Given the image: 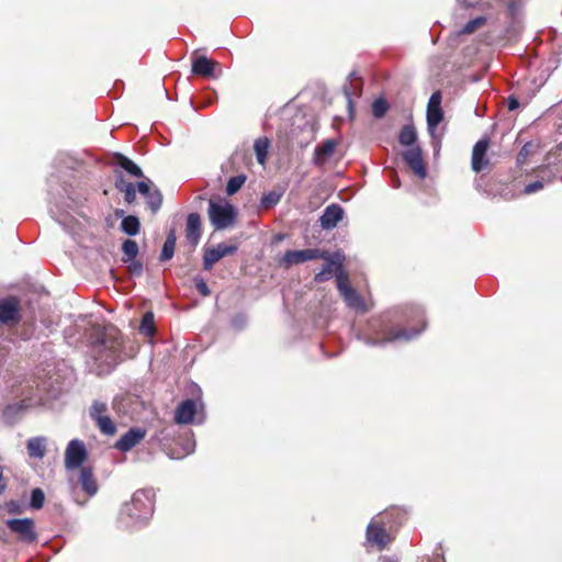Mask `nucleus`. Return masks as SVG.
I'll return each instance as SVG.
<instances>
[{"mask_svg": "<svg viewBox=\"0 0 562 562\" xmlns=\"http://www.w3.org/2000/svg\"><path fill=\"white\" fill-rule=\"evenodd\" d=\"M246 181L245 175H238L229 178L226 184V193L233 195L237 193Z\"/></svg>", "mask_w": 562, "mask_h": 562, "instance_id": "obj_36", "label": "nucleus"}, {"mask_svg": "<svg viewBox=\"0 0 562 562\" xmlns=\"http://www.w3.org/2000/svg\"><path fill=\"white\" fill-rule=\"evenodd\" d=\"M4 467L0 464V495L3 494V492L7 488V480L3 476Z\"/></svg>", "mask_w": 562, "mask_h": 562, "instance_id": "obj_48", "label": "nucleus"}, {"mask_svg": "<svg viewBox=\"0 0 562 562\" xmlns=\"http://www.w3.org/2000/svg\"><path fill=\"white\" fill-rule=\"evenodd\" d=\"M8 528L14 532L19 540L25 543L36 541L37 535L34 528V520L31 518H13L7 520Z\"/></svg>", "mask_w": 562, "mask_h": 562, "instance_id": "obj_11", "label": "nucleus"}, {"mask_svg": "<svg viewBox=\"0 0 562 562\" xmlns=\"http://www.w3.org/2000/svg\"><path fill=\"white\" fill-rule=\"evenodd\" d=\"M543 186H544L543 181L537 180L535 182L527 184L524 189V192L526 194H531V193H535V192L541 190L543 188Z\"/></svg>", "mask_w": 562, "mask_h": 562, "instance_id": "obj_43", "label": "nucleus"}, {"mask_svg": "<svg viewBox=\"0 0 562 562\" xmlns=\"http://www.w3.org/2000/svg\"><path fill=\"white\" fill-rule=\"evenodd\" d=\"M237 213L235 207L228 203H218L210 200L209 217L215 229H225L235 223Z\"/></svg>", "mask_w": 562, "mask_h": 562, "instance_id": "obj_4", "label": "nucleus"}, {"mask_svg": "<svg viewBox=\"0 0 562 562\" xmlns=\"http://www.w3.org/2000/svg\"><path fill=\"white\" fill-rule=\"evenodd\" d=\"M115 188L121 192H127L135 188L132 182H127L122 175H119L115 179Z\"/></svg>", "mask_w": 562, "mask_h": 562, "instance_id": "obj_42", "label": "nucleus"}, {"mask_svg": "<svg viewBox=\"0 0 562 562\" xmlns=\"http://www.w3.org/2000/svg\"><path fill=\"white\" fill-rule=\"evenodd\" d=\"M139 331L147 337H151L155 335L156 328H155V322H154V314L151 312H146L143 315V318H142V322L139 325Z\"/></svg>", "mask_w": 562, "mask_h": 562, "instance_id": "obj_32", "label": "nucleus"}, {"mask_svg": "<svg viewBox=\"0 0 562 562\" xmlns=\"http://www.w3.org/2000/svg\"><path fill=\"white\" fill-rule=\"evenodd\" d=\"M122 250L124 254L123 261H133L138 254V245L135 240L126 239L122 245Z\"/></svg>", "mask_w": 562, "mask_h": 562, "instance_id": "obj_35", "label": "nucleus"}, {"mask_svg": "<svg viewBox=\"0 0 562 562\" xmlns=\"http://www.w3.org/2000/svg\"><path fill=\"white\" fill-rule=\"evenodd\" d=\"M47 449V438L44 436L32 437L26 442V450L30 458L43 459Z\"/></svg>", "mask_w": 562, "mask_h": 562, "instance_id": "obj_23", "label": "nucleus"}, {"mask_svg": "<svg viewBox=\"0 0 562 562\" xmlns=\"http://www.w3.org/2000/svg\"><path fill=\"white\" fill-rule=\"evenodd\" d=\"M337 288L340 295L344 297V301L350 308L360 312L366 311V305L362 297L349 284V279L344 272L337 274Z\"/></svg>", "mask_w": 562, "mask_h": 562, "instance_id": "obj_9", "label": "nucleus"}, {"mask_svg": "<svg viewBox=\"0 0 562 562\" xmlns=\"http://www.w3.org/2000/svg\"><path fill=\"white\" fill-rule=\"evenodd\" d=\"M145 437L146 430L144 428L134 427L121 436L114 447L121 452H127L136 447Z\"/></svg>", "mask_w": 562, "mask_h": 562, "instance_id": "obj_16", "label": "nucleus"}, {"mask_svg": "<svg viewBox=\"0 0 562 562\" xmlns=\"http://www.w3.org/2000/svg\"><path fill=\"white\" fill-rule=\"evenodd\" d=\"M361 78L358 77L356 72H351L348 78V83L344 86V93L349 109L352 108V98H358L361 94Z\"/></svg>", "mask_w": 562, "mask_h": 562, "instance_id": "obj_24", "label": "nucleus"}, {"mask_svg": "<svg viewBox=\"0 0 562 562\" xmlns=\"http://www.w3.org/2000/svg\"><path fill=\"white\" fill-rule=\"evenodd\" d=\"M389 109V104L384 99H376L372 104V113L376 119L382 117Z\"/></svg>", "mask_w": 562, "mask_h": 562, "instance_id": "obj_40", "label": "nucleus"}, {"mask_svg": "<svg viewBox=\"0 0 562 562\" xmlns=\"http://www.w3.org/2000/svg\"><path fill=\"white\" fill-rule=\"evenodd\" d=\"M392 541V537L386 531L382 514L371 519L366 531V543L383 550Z\"/></svg>", "mask_w": 562, "mask_h": 562, "instance_id": "obj_5", "label": "nucleus"}, {"mask_svg": "<svg viewBox=\"0 0 562 562\" xmlns=\"http://www.w3.org/2000/svg\"><path fill=\"white\" fill-rule=\"evenodd\" d=\"M488 148V139H480L473 147L471 166L473 171L480 172L487 167L488 160L485 155Z\"/></svg>", "mask_w": 562, "mask_h": 562, "instance_id": "obj_20", "label": "nucleus"}, {"mask_svg": "<svg viewBox=\"0 0 562 562\" xmlns=\"http://www.w3.org/2000/svg\"><path fill=\"white\" fill-rule=\"evenodd\" d=\"M88 458L85 443L79 439H72L68 442L65 450V468L66 470H75L81 468Z\"/></svg>", "mask_w": 562, "mask_h": 562, "instance_id": "obj_10", "label": "nucleus"}, {"mask_svg": "<svg viewBox=\"0 0 562 562\" xmlns=\"http://www.w3.org/2000/svg\"><path fill=\"white\" fill-rule=\"evenodd\" d=\"M146 203L154 214L157 213L162 204L161 192L157 188H154L153 191L146 196Z\"/></svg>", "mask_w": 562, "mask_h": 562, "instance_id": "obj_34", "label": "nucleus"}, {"mask_svg": "<svg viewBox=\"0 0 562 562\" xmlns=\"http://www.w3.org/2000/svg\"><path fill=\"white\" fill-rule=\"evenodd\" d=\"M92 352L95 361L103 366L102 371L110 372L121 361L122 335L114 326L98 330L97 339L92 342Z\"/></svg>", "mask_w": 562, "mask_h": 562, "instance_id": "obj_1", "label": "nucleus"}, {"mask_svg": "<svg viewBox=\"0 0 562 562\" xmlns=\"http://www.w3.org/2000/svg\"><path fill=\"white\" fill-rule=\"evenodd\" d=\"M140 223L134 215L123 217L121 222V231L128 236H136L139 233Z\"/></svg>", "mask_w": 562, "mask_h": 562, "instance_id": "obj_29", "label": "nucleus"}, {"mask_svg": "<svg viewBox=\"0 0 562 562\" xmlns=\"http://www.w3.org/2000/svg\"><path fill=\"white\" fill-rule=\"evenodd\" d=\"M283 195L282 190H272L265 193L261 198L260 204L263 209H270L277 205Z\"/></svg>", "mask_w": 562, "mask_h": 562, "instance_id": "obj_33", "label": "nucleus"}, {"mask_svg": "<svg viewBox=\"0 0 562 562\" xmlns=\"http://www.w3.org/2000/svg\"><path fill=\"white\" fill-rule=\"evenodd\" d=\"M237 251L236 245L217 244L212 248H203V269L209 271L213 266L226 256H232Z\"/></svg>", "mask_w": 562, "mask_h": 562, "instance_id": "obj_13", "label": "nucleus"}, {"mask_svg": "<svg viewBox=\"0 0 562 562\" xmlns=\"http://www.w3.org/2000/svg\"><path fill=\"white\" fill-rule=\"evenodd\" d=\"M177 236L175 229H171L166 237L161 252H160V261L170 260L173 257L175 248H176Z\"/></svg>", "mask_w": 562, "mask_h": 562, "instance_id": "obj_27", "label": "nucleus"}, {"mask_svg": "<svg viewBox=\"0 0 562 562\" xmlns=\"http://www.w3.org/2000/svg\"><path fill=\"white\" fill-rule=\"evenodd\" d=\"M201 217L198 213H190L187 217L186 237L193 248L201 238Z\"/></svg>", "mask_w": 562, "mask_h": 562, "instance_id": "obj_21", "label": "nucleus"}, {"mask_svg": "<svg viewBox=\"0 0 562 562\" xmlns=\"http://www.w3.org/2000/svg\"><path fill=\"white\" fill-rule=\"evenodd\" d=\"M216 65L207 57L199 56L192 63V72L202 77H212Z\"/></svg>", "mask_w": 562, "mask_h": 562, "instance_id": "obj_25", "label": "nucleus"}, {"mask_svg": "<svg viewBox=\"0 0 562 562\" xmlns=\"http://www.w3.org/2000/svg\"><path fill=\"white\" fill-rule=\"evenodd\" d=\"M424 328L425 325H423L420 328H413L409 330L406 328H385L383 329L382 339L366 338L364 342L368 346H382L386 342H394L398 340L409 341L417 337L424 330Z\"/></svg>", "mask_w": 562, "mask_h": 562, "instance_id": "obj_7", "label": "nucleus"}, {"mask_svg": "<svg viewBox=\"0 0 562 562\" xmlns=\"http://www.w3.org/2000/svg\"><path fill=\"white\" fill-rule=\"evenodd\" d=\"M270 147V142L268 138H258L254 144V149L256 154L257 161L260 165H265L268 156V150Z\"/></svg>", "mask_w": 562, "mask_h": 562, "instance_id": "obj_30", "label": "nucleus"}, {"mask_svg": "<svg viewBox=\"0 0 562 562\" xmlns=\"http://www.w3.org/2000/svg\"><path fill=\"white\" fill-rule=\"evenodd\" d=\"M89 416L95 423L101 434L113 436L116 432V425L108 413V405L101 401H93L89 408Z\"/></svg>", "mask_w": 562, "mask_h": 562, "instance_id": "obj_6", "label": "nucleus"}, {"mask_svg": "<svg viewBox=\"0 0 562 562\" xmlns=\"http://www.w3.org/2000/svg\"><path fill=\"white\" fill-rule=\"evenodd\" d=\"M398 186H400L398 180H396L394 187H398Z\"/></svg>", "mask_w": 562, "mask_h": 562, "instance_id": "obj_53", "label": "nucleus"}, {"mask_svg": "<svg viewBox=\"0 0 562 562\" xmlns=\"http://www.w3.org/2000/svg\"><path fill=\"white\" fill-rule=\"evenodd\" d=\"M194 446H195V443H194L193 441H192V442H191V441H188V442H187V445H186V449H187V453H188V454H189V453H191V452H193V450H194Z\"/></svg>", "mask_w": 562, "mask_h": 562, "instance_id": "obj_49", "label": "nucleus"}, {"mask_svg": "<svg viewBox=\"0 0 562 562\" xmlns=\"http://www.w3.org/2000/svg\"><path fill=\"white\" fill-rule=\"evenodd\" d=\"M203 402L201 398H187L175 411V422L179 425L203 423Z\"/></svg>", "mask_w": 562, "mask_h": 562, "instance_id": "obj_3", "label": "nucleus"}, {"mask_svg": "<svg viewBox=\"0 0 562 562\" xmlns=\"http://www.w3.org/2000/svg\"><path fill=\"white\" fill-rule=\"evenodd\" d=\"M337 143L335 139H326L317 145L314 150L313 162L317 166H323L328 158L334 154Z\"/></svg>", "mask_w": 562, "mask_h": 562, "instance_id": "obj_22", "label": "nucleus"}, {"mask_svg": "<svg viewBox=\"0 0 562 562\" xmlns=\"http://www.w3.org/2000/svg\"><path fill=\"white\" fill-rule=\"evenodd\" d=\"M45 502L44 492L41 488H34L31 493L30 506L33 509H41Z\"/></svg>", "mask_w": 562, "mask_h": 562, "instance_id": "obj_39", "label": "nucleus"}, {"mask_svg": "<svg viewBox=\"0 0 562 562\" xmlns=\"http://www.w3.org/2000/svg\"><path fill=\"white\" fill-rule=\"evenodd\" d=\"M130 270L135 276H140L143 273V265L138 261H133L130 266Z\"/></svg>", "mask_w": 562, "mask_h": 562, "instance_id": "obj_45", "label": "nucleus"}, {"mask_svg": "<svg viewBox=\"0 0 562 562\" xmlns=\"http://www.w3.org/2000/svg\"><path fill=\"white\" fill-rule=\"evenodd\" d=\"M325 258V254L316 248L302 250H286L281 259V265L289 268L293 265L302 263L310 260Z\"/></svg>", "mask_w": 562, "mask_h": 562, "instance_id": "obj_14", "label": "nucleus"}, {"mask_svg": "<svg viewBox=\"0 0 562 562\" xmlns=\"http://www.w3.org/2000/svg\"><path fill=\"white\" fill-rule=\"evenodd\" d=\"M116 164L133 177H143L142 169L133 160L121 154L116 155Z\"/></svg>", "mask_w": 562, "mask_h": 562, "instance_id": "obj_28", "label": "nucleus"}, {"mask_svg": "<svg viewBox=\"0 0 562 562\" xmlns=\"http://www.w3.org/2000/svg\"><path fill=\"white\" fill-rule=\"evenodd\" d=\"M486 23L485 16H477L470 20L460 31L461 34H472L477 29L482 27Z\"/></svg>", "mask_w": 562, "mask_h": 562, "instance_id": "obj_38", "label": "nucleus"}, {"mask_svg": "<svg viewBox=\"0 0 562 562\" xmlns=\"http://www.w3.org/2000/svg\"><path fill=\"white\" fill-rule=\"evenodd\" d=\"M441 99L442 98H441L440 91H435L430 95V98L428 100V104H427V113H426L427 126H428V132L432 138H435L437 127L443 119V111L441 109Z\"/></svg>", "mask_w": 562, "mask_h": 562, "instance_id": "obj_12", "label": "nucleus"}, {"mask_svg": "<svg viewBox=\"0 0 562 562\" xmlns=\"http://www.w3.org/2000/svg\"><path fill=\"white\" fill-rule=\"evenodd\" d=\"M344 217V209L336 203L329 204L319 217V224L323 229L329 231L337 226Z\"/></svg>", "mask_w": 562, "mask_h": 562, "instance_id": "obj_19", "label": "nucleus"}, {"mask_svg": "<svg viewBox=\"0 0 562 562\" xmlns=\"http://www.w3.org/2000/svg\"><path fill=\"white\" fill-rule=\"evenodd\" d=\"M538 148V145L533 144L532 142L526 143L521 149L519 150L516 161L517 165L522 166L526 164L527 158L535 153V150Z\"/></svg>", "mask_w": 562, "mask_h": 562, "instance_id": "obj_37", "label": "nucleus"}, {"mask_svg": "<svg viewBox=\"0 0 562 562\" xmlns=\"http://www.w3.org/2000/svg\"><path fill=\"white\" fill-rule=\"evenodd\" d=\"M417 139V133L413 125H404L398 135L400 144L413 146Z\"/></svg>", "mask_w": 562, "mask_h": 562, "instance_id": "obj_31", "label": "nucleus"}, {"mask_svg": "<svg viewBox=\"0 0 562 562\" xmlns=\"http://www.w3.org/2000/svg\"><path fill=\"white\" fill-rule=\"evenodd\" d=\"M155 492L151 488L138 490L133 496L131 503H126L122 515L128 516L135 524L146 522L154 513Z\"/></svg>", "mask_w": 562, "mask_h": 562, "instance_id": "obj_2", "label": "nucleus"}, {"mask_svg": "<svg viewBox=\"0 0 562 562\" xmlns=\"http://www.w3.org/2000/svg\"><path fill=\"white\" fill-rule=\"evenodd\" d=\"M193 282H194V286L196 289V291L204 297L209 296L211 294V290L209 288V285L206 284L205 280L200 277V276H195L193 278Z\"/></svg>", "mask_w": 562, "mask_h": 562, "instance_id": "obj_41", "label": "nucleus"}, {"mask_svg": "<svg viewBox=\"0 0 562 562\" xmlns=\"http://www.w3.org/2000/svg\"><path fill=\"white\" fill-rule=\"evenodd\" d=\"M403 159L406 165L420 178L427 176V171L422 157V149L418 146L411 147L403 153Z\"/></svg>", "mask_w": 562, "mask_h": 562, "instance_id": "obj_17", "label": "nucleus"}, {"mask_svg": "<svg viewBox=\"0 0 562 562\" xmlns=\"http://www.w3.org/2000/svg\"><path fill=\"white\" fill-rule=\"evenodd\" d=\"M137 191L143 196L146 198L153 191V189L150 188V181L149 180H147V181H139L137 183Z\"/></svg>", "mask_w": 562, "mask_h": 562, "instance_id": "obj_44", "label": "nucleus"}, {"mask_svg": "<svg viewBox=\"0 0 562 562\" xmlns=\"http://www.w3.org/2000/svg\"><path fill=\"white\" fill-rule=\"evenodd\" d=\"M19 300L9 296L0 300V323L4 325L16 324L20 322Z\"/></svg>", "mask_w": 562, "mask_h": 562, "instance_id": "obj_15", "label": "nucleus"}, {"mask_svg": "<svg viewBox=\"0 0 562 562\" xmlns=\"http://www.w3.org/2000/svg\"><path fill=\"white\" fill-rule=\"evenodd\" d=\"M382 562H390V561H387V560H384V561H382Z\"/></svg>", "mask_w": 562, "mask_h": 562, "instance_id": "obj_54", "label": "nucleus"}, {"mask_svg": "<svg viewBox=\"0 0 562 562\" xmlns=\"http://www.w3.org/2000/svg\"><path fill=\"white\" fill-rule=\"evenodd\" d=\"M507 106L509 111H515L519 108V101L515 95H510L507 99Z\"/></svg>", "mask_w": 562, "mask_h": 562, "instance_id": "obj_46", "label": "nucleus"}, {"mask_svg": "<svg viewBox=\"0 0 562 562\" xmlns=\"http://www.w3.org/2000/svg\"><path fill=\"white\" fill-rule=\"evenodd\" d=\"M324 259H326V263H325L324 268L318 273H316V276H315L316 282H324V281L328 280L335 271L337 272V274L340 272H344L342 271L344 256L341 254L335 252L334 255H331L329 257L325 256Z\"/></svg>", "mask_w": 562, "mask_h": 562, "instance_id": "obj_18", "label": "nucleus"}, {"mask_svg": "<svg viewBox=\"0 0 562 562\" xmlns=\"http://www.w3.org/2000/svg\"><path fill=\"white\" fill-rule=\"evenodd\" d=\"M8 507H9V512L10 513H15L19 506H18V504L15 502H10L8 504Z\"/></svg>", "mask_w": 562, "mask_h": 562, "instance_id": "obj_50", "label": "nucleus"}, {"mask_svg": "<svg viewBox=\"0 0 562 562\" xmlns=\"http://www.w3.org/2000/svg\"><path fill=\"white\" fill-rule=\"evenodd\" d=\"M115 216L116 217H125V212L121 209L115 210Z\"/></svg>", "mask_w": 562, "mask_h": 562, "instance_id": "obj_51", "label": "nucleus"}, {"mask_svg": "<svg viewBox=\"0 0 562 562\" xmlns=\"http://www.w3.org/2000/svg\"><path fill=\"white\" fill-rule=\"evenodd\" d=\"M136 199V189H132V190H128L127 189V192H124V200L126 203L131 204L135 201Z\"/></svg>", "mask_w": 562, "mask_h": 562, "instance_id": "obj_47", "label": "nucleus"}, {"mask_svg": "<svg viewBox=\"0 0 562 562\" xmlns=\"http://www.w3.org/2000/svg\"><path fill=\"white\" fill-rule=\"evenodd\" d=\"M79 481L81 483V486H82L83 491L89 496H93L97 493L98 485H97V482L94 480L92 470L90 468L82 467L80 469Z\"/></svg>", "mask_w": 562, "mask_h": 562, "instance_id": "obj_26", "label": "nucleus"}, {"mask_svg": "<svg viewBox=\"0 0 562 562\" xmlns=\"http://www.w3.org/2000/svg\"><path fill=\"white\" fill-rule=\"evenodd\" d=\"M417 317L423 321V313L420 311H416Z\"/></svg>", "mask_w": 562, "mask_h": 562, "instance_id": "obj_52", "label": "nucleus"}, {"mask_svg": "<svg viewBox=\"0 0 562 562\" xmlns=\"http://www.w3.org/2000/svg\"><path fill=\"white\" fill-rule=\"evenodd\" d=\"M21 395L24 396L23 400L5 407L4 414L7 416L18 414L23 409L40 404L43 400L40 384H36V386L29 384L21 391Z\"/></svg>", "mask_w": 562, "mask_h": 562, "instance_id": "obj_8", "label": "nucleus"}]
</instances>
